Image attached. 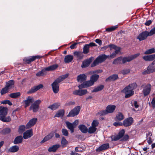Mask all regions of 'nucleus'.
<instances>
[{
  "mask_svg": "<svg viewBox=\"0 0 155 155\" xmlns=\"http://www.w3.org/2000/svg\"><path fill=\"white\" fill-rule=\"evenodd\" d=\"M64 114V111L63 110H61L58 111L57 113L55 115L54 117H62Z\"/></svg>",
  "mask_w": 155,
  "mask_h": 155,
  "instance_id": "obj_38",
  "label": "nucleus"
},
{
  "mask_svg": "<svg viewBox=\"0 0 155 155\" xmlns=\"http://www.w3.org/2000/svg\"><path fill=\"white\" fill-rule=\"evenodd\" d=\"M78 128L81 131L84 133H86L88 131L87 128L84 125H79Z\"/></svg>",
  "mask_w": 155,
  "mask_h": 155,
  "instance_id": "obj_32",
  "label": "nucleus"
},
{
  "mask_svg": "<svg viewBox=\"0 0 155 155\" xmlns=\"http://www.w3.org/2000/svg\"><path fill=\"white\" fill-rule=\"evenodd\" d=\"M118 78V76L117 74H113L106 79V81H114L116 80Z\"/></svg>",
  "mask_w": 155,
  "mask_h": 155,
  "instance_id": "obj_30",
  "label": "nucleus"
},
{
  "mask_svg": "<svg viewBox=\"0 0 155 155\" xmlns=\"http://www.w3.org/2000/svg\"><path fill=\"white\" fill-rule=\"evenodd\" d=\"M9 91V90L8 89L7 87H5L4 88H3L1 91V94L2 95L7 93H8Z\"/></svg>",
  "mask_w": 155,
  "mask_h": 155,
  "instance_id": "obj_45",
  "label": "nucleus"
},
{
  "mask_svg": "<svg viewBox=\"0 0 155 155\" xmlns=\"http://www.w3.org/2000/svg\"><path fill=\"white\" fill-rule=\"evenodd\" d=\"M143 59L146 61H151L155 59V54L146 55L143 57Z\"/></svg>",
  "mask_w": 155,
  "mask_h": 155,
  "instance_id": "obj_22",
  "label": "nucleus"
},
{
  "mask_svg": "<svg viewBox=\"0 0 155 155\" xmlns=\"http://www.w3.org/2000/svg\"><path fill=\"white\" fill-rule=\"evenodd\" d=\"M54 135V134L53 133H51L45 137L44 139L41 141V143H43L48 141Z\"/></svg>",
  "mask_w": 155,
  "mask_h": 155,
  "instance_id": "obj_28",
  "label": "nucleus"
},
{
  "mask_svg": "<svg viewBox=\"0 0 155 155\" xmlns=\"http://www.w3.org/2000/svg\"><path fill=\"white\" fill-rule=\"evenodd\" d=\"M143 93L144 96L148 95L151 90V85L150 84L143 85Z\"/></svg>",
  "mask_w": 155,
  "mask_h": 155,
  "instance_id": "obj_12",
  "label": "nucleus"
},
{
  "mask_svg": "<svg viewBox=\"0 0 155 155\" xmlns=\"http://www.w3.org/2000/svg\"><path fill=\"white\" fill-rule=\"evenodd\" d=\"M151 22H152L150 20H149L147 22H146L145 23V24L146 25L149 26L151 23Z\"/></svg>",
  "mask_w": 155,
  "mask_h": 155,
  "instance_id": "obj_62",
  "label": "nucleus"
},
{
  "mask_svg": "<svg viewBox=\"0 0 155 155\" xmlns=\"http://www.w3.org/2000/svg\"><path fill=\"white\" fill-rule=\"evenodd\" d=\"M93 82L90 80L83 82L82 84L78 86V87L80 89L82 88H87L94 85Z\"/></svg>",
  "mask_w": 155,
  "mask_h": 155,
  "instance_id": "obj_11",
  "label": "nucleus"
},
{
  "mask_svg": "<svg viewBox=\"0 0 155 155\" xmlns=\"http://www.w3.org/2000/svg\"><path fill=\"white\" fill-rule=\"evenodd\" d=\"M154 34H155V27L152 28L149 32H148V35L149 36H151Z\"/></svg>",
  "mask_w": 155,
  "mask_h": 155,
  "instance_id": "obj_52",
  "label": "nucleus"
},
{
  "mask_svg": "<svg viewBox=\"0 0 155 155\" xmlns=\"http://www.w3.org/2000/svg\"><path fill=\"white\" fill-rule=\"evenodd\" d=\"M147 68L149 72H150V73L155 72V67L154 68L153 66L151 65H149L147 67Z\"/></svg>",
  "mask_w": 155,
  "mask_h": 155,
  "instance_id": "obj_46",
  "label": "nucleus"
},
{
  "mask_svg": "<svg viewBox=\"0 0 155 155\" xmlns=\"http://www.w3.org/2000/svg\"><path fill=\"white\" fill-rule=\"evenodd\" d=\"M8 111L7 108L0 106V120L5 122H9L11 120L10 116L6 117Z\"/></svg>",
  "mask_w": 155,
  "mask_h": 155,
  "instance_id": "obj_4",
  "label": "nucleus"
},
{
  "mask_svg": "<svg viewBox=\"0 0 155 155\" xmlns=\"http://www.w3.org/2000/svg\"><path fill=\"white\" fill-rule=\"evenodd\" d=\"M25 129V127L24 125L21 126L19 127L18 132L20 133H22L24 132Z\"/></svg>",
  "mask_w": 155,
  "mask_h": 155,
  "instance_id": "obj_48",
  "label": "nucleus"
},
{
  "mask_svg": "<svg viewBox=\"0 0 155 155\" xmlns=\"http://www.w3.org/2000/svg\"><path fill=\"white\" fill-rule=\"evenodd\" d=\"M3 131L5 134H8L11 131L10 129L9 128H6L4 129Z\"/></svg>",
  "mask_w": 155,
  "mask_h": 155,
  "instance_id": "obj_59",
  "label": "nucleus"
},
{
  "mask_svg": "<svg viewBox=\"0 0 155 155\" xmlns=\"http://www.w3.org/2000/svg\"><path fill=\"white\" fill-rule=\"evenodd\" d=\"M109 57V55L103 54L99 56L94 60L91 65V67H93L97 65L99 63L102 62L106 58Z\"/></svg>",
  "mask_w": 155,
  "mask_h": 155,
  "instance_id": "obj_6",
  "label": "nucleus"
},
{
  "mask_svg": "<svg viewBox=\"0 0 155 155\" xmlns=\"http://www.w3.org/2000/svg\"><path fill=\"white\" fill-rule=\"evenodd\" d=\"M87 77L84 74H81L78 76L77 80L78 82H82L86 80Z\"/></svg>",
  "mask_w": 155,
  "mask_h": 155,
  "instance_id": "obj_24",
  "label": "nucleus"
},
{
  "mask_svg": "<svg viewBox=\"0 0 155 155\" xmlns=\"http://www.w3.org/2000/svg\"><path fill=\"white\" fill-rule=\"evenodd\" d=\"M63 134L65 136H67L68 135V130L65 129H63L61 130Z\"/></svg>",
  "mask_w": 155,
  "mask_h": 155,
  "instance_id": "obj_49",
  "label": "nucleus"
},
{
  "mask_svg": "<svg viewBox=\"0 0 155 155\" xmlns=\"http://www.w3.org/2000/svg\"><path fill=\"white\" fill-rule=\"evenodd\" d=\"M122 140H123L126 141L128 140L129 136L128 135H124Z\"/></svg>",
  "mask_w": 155,
  "mask_h": 155,
  "instance_id": "obj_58",
  "label": "nucleus"
},
{
  "mask_svg": "<svg viewBox=\"0 0 155 155\" xmlns=\"http://www.w3.org/2000/svg\"><path fill=\"white\" fill-rule=\"evenodd\" d=\"M81 107L79 106L75 107L73 109L71 110L67 115V117H74L77 115L79 113Z\"/></svg>",
  "mask_w": 155,
  "mask_h": 155,
  "instance_id": "obj_10",
  "label": "nucleus"
},
{
  "mask_svg": "<svg viewBox=\"0 0 155 155\" xmlns=\"http://www.w3.org/2000/svg\"><path fill=\"white\" fill-rule=\"evenodd\" d=\"M150 73V72L147 68V70H144L142 72V74L143 75H145Z\"/></svg>",
  "mask_w": 155,
  "mask_h": 155,
  "instance_id": "obj_60",
  "label": "nucleus"
},
{
  "mask_svg": "<svg viewBox=\"0 0 155 155\" xmlns=\"http://www.w3.org/2000/svg\"><path fill=\"white\" fill-rule=\"evenodd\" d=\"M116 106L114 105H110L107 106L106 110L99 111L98 114L100 116L105 115L108 113H112L116 109Z\"/></svg>",
  "mask_w": 155,
  "mask_h": 155,
  "instance_id": "obj_5",
  "label": "nucleus"
},
{
  "mask_svg": "<svg viewBox=\"0 0 155 155\" xmlns=\"http://www.w3.org/2000/svg\"><path fill=\"white\" fill-rule=\"evenodd\" d=\"M109 47L110 48V50H112L113 49L115 50V51L111 54L110 56H109V57L111 58H114L116 56V54H118L120 52V48L112 44L109 45Z\"/></svg>",
  "mask_w": 155,
  "mask_h": 155,
  "instance_id": "obj_8",
  "label": "nucleus"
},
{
  "mask_svg": "<svg viewBox=\"0 0 155 155\" xmlns=\"http://www.w3.org/2000/svg\"><path fill=\"white\" fill-rule=\"evenodd\" d=\"M23 137L21 136H19L16 137L13 141L14 144H17L21 143L22 141Z\"/></svg>",
  "mask_w": 155,
  "mask_h": 155,
  "instance_id": "obj_25",
  "label": "nucleus"
},
{
  "mask_svg": "<svg viewBox=\"0 0 155 155\" xmlns=\"http://www.w3.org/2000/svg\"><path fill=\"white\" fill-rule=\"evenodd\" d=\"M99 78V75L97 74H94L92 75L91 77L90 80L93 82L94 84L95 82L97 81Z\"/></svg>",
  "mask_w": 155,
  "mask_h": 155,
  "instance_id": "obj_34",
  "label": "nucleus"
},
{
  "mask_svg": "<svg viewBox=\"0 0 155 155\" xmlns=\"http://www.w3.org/2000/svg\"><path fill=\"white\" fill-rule=\"evenodd\" d=\"M125 133L124 130L122 129L118 133V134L116 136L114 137L113 140L115 141L123 137Z\"/></svg>",
  "mask_w": 155,
  "mask_h": 155,
  "instance_id": "obj_20",
  "label": "nucleus"
},
{
  "mask_svg": "<svg viewBox=\"0 0 155 155\" xmlns=\"http://www.w3.org/2000/svg\"><path fill=\"white\" fill-rule=\"evenodd\" d=\"M45 71V68H44V69H43L41 71L38 72L36 74V76L38 77H40L43 75V72Z\"/></svg>",
  "mask_w": 155,
  "mask_h": 155,
  "instance_id": "obj_51",
  "label": "nucleus"
},
{
  "mask_svg": "<svg viewBox=\"0 0 155 155\" xmlns=\"http://www.w3.org/2000/svg\"><path fill=\"white\" fill-rule=\"evenodd\" d=\"M136 87V84L135 83L131 84L125 87L121 92L125 94V97L128 98L132 96L134 94L133 90Z\"/></svg>",
  "mask_w": 155,
  "mask_h": 155,
  "instance_id": "obj_3",
  "label": "nucleus"
},
{
  "mask_svg": "<svg viewBox=\"0 0 155 155\" xmlns=\"http://www.w3.org/2000/svg\"><path fill=\"white\" fill-rule=\"evenodd\" d=\"M14 84V81L12 80H10L7 82H6L5 87L9 90L12 88L13 87Z\"/></svg>",
  "mask_w": 155,
  "mask_h": 155,
  "instance_id": "obj_29",
  "label": "nucleus"
},
{
  "mask_svg": "<svg viewBox=\"0 0 155 155\" xmlns=\"http://www.w3.org/2000/svg\"><path fill=\"white\" fill-rule=\"evenodd\" d=\"M148 36H149L148 35V32L144 31L140 33L138 36L137 38L141 41L146 39Z\"/></svg>",
  "mask_w": 155,
  "mask_h": 155,
  "instance_id": "obj_15",
  "label": "nucleus"
},
{
  "mask_svg": "<svg viewBox=\"0 0 155 155\" xmlns=\"http://www.w3.org/2000/svg\"><path fill=\"white\" fill-rule=\"evenodd\" d=\"M104 86L103 85H99L96 87H95L94 89L91 91V92H95L100 91L104 88Z\"/></svg>",
  "mask_w": 155,
  "mask_h": 155,
  "instance_id": "obj_33",
  "label": "nucleus"
},
{
  "mask_svg": "<svg viewBox=\"0 0 155 155\" xmlns=\"http://www.w3.org/2000/svg\"><path fill=\"white\" fill-rule=\"evenodd\" d=\"M109 144L108 143H105L102 145L98 148L96 150L97 152H100L102 150H104L109 148Z\"/></svg>",
  "mask_w": 155,
  "mask_h": 155,
  "instance_id": "obj_21",
  "label": "nucleus"
},
{
  "mask_svg": "<svg viewBox=\"0 0 155 155\" xmlns=\"http://www.w3.org/2000/svg\"><path fill=\"white\" fill-rule=\"evenodd\" d=\"M33 135V131L31 129L26 131L23 134V138L24 139H27Z\"/></svg>",
  "mask_w": 155,
  "mask_h": 155,
  "instance_id": "obj_18",
  "label": "nucleus"
},
{
  "mask_svg": "<svg viewBox=\"0 0 155 155\" xmlns=\"http://www.w3.org/2000/svg\"><path fill=\"white\" fill-rule=\"evenodd\" d=\"M130 72V70L128 69H126L122 70L121 73L123 74H128Z\"/></svg>",
  "mask_w": 155,
  "mask_h": 155,
  "instance_id": "obj_50",
  "label": "nucleus"
},
{
  "mask_svg": "<svg viewBox=\"0 0 155 155\" xmlns=\"http://www.w3.org/2000/svg\"><path fill=\"white\" fill-rule=\"evenodd\" d=\"M89 51V47L87 44H86L84 46L83 48V53L87 54L88 53Z\"/></svg>",
  "mask_w": 155,
  "mask_h": 155,
  "instance_id": "obj_41",
  "label": "nucleus"
},
{
  "mask_svg": "<svg viewBox=\"0 0 155 155\" xmlns=\"http://www.w3.org/2000/svg\"><path fill=\"white\" fill-rule=\"evenodd\" d=\"M58 67L57 64H54L45 68V71H52L56 69Z\"/></svg>",
  "mask_w": 155,
  "mask_h": 155,
  "instance_id": "obj_26",
  "label": "nucleus"
},
{
  "mask_svg": "<svg viewBox=\"0 0 155 155\" xmlns=\"http://www.w3.org/2000/svg\"><path fill=\"white\" fill-rule=\"evenodd\" d=\"M77 44V43H74V44H73L72 45L70 46V48L71 49H74L75 48Z\"/></svg>",
  "mask_w": 155,
  "mask_h": 155,
  "instance_id": "obj_64",
  "label": "nucleus"
},
{
  "mask_svg": "<svg viewBox=\"0 0 155 155\" xmlns=\"http://www.w3.org/2000/svg\"><path fill=\"white\" fill-rule=\"evenodd\" d=\"M95 42L98 44L99 45H101L102 44L101 41L100 40L97 39L95 40Z\"/></svg>",
  "mask_w": 155,
  "mask_h": 155,
  "instance_id": "obj_63",
  "label": "nucleus"
},
{
  "mask_svg": "<svg viewBox=\"0 0 155 155\" xmlns=\"http://www.w3.org/2000/svg\"><path fill=\"white\" fill-rule=\"evenodd\" d=\"M20 95V92L12 93L9 95V96L13 98H16L19 97Z\"/></svg>",
  "mask_w": 155,
  "mask_h": 155,
  "instance_id": "obj_40",
  "label": "nucleus"
},
{
  "mask_svg": "<svg viewBox=\"0 0 155 155\" xmlns=\"http://www.w3.org/2000/svg\"><path fill=\"white\" fill-rule=\"evenodd\" d=\"M96 129L95 127L92 126L89 128L88 132L89 134L93 133L96 131Z\"/></svg>",
  "mask_w": 155,
  "mask_h": 155,
  "instance_id": "obj_44",
  "label": "nucleus"
},
{
  "mask_svg": "<svg viewBox=\"0 0 155 155\" xmlns=\"http://www.w3.org/2000/svg\"><path fill=\"white\" fill-rule=\"evenodd\" d=\"M41 102V101L40 100H38L36 101L31 105L30 107V110H32L34 112L37 111L39 109V104H40Z\"/></svg>",
  "mask_w": 155,
  "mask_h": 155,
  "instance_id": "obj_9",
  "label": "nucleus"
},
{
  "mask_svg": "<svg viewBox=\"0 0 155 155\" xmlns=\"http://www.w3.org/2000/svg\"><path fill=\"white\" fill-rule=\"evenodd\" d=\"M113 125L116 127H117L122 126L123 124L122 123L119 122H116L114 123Z\"/></svg>",
  "mask_w": 155,
  "mask_h": 155,
  "instance_id": "obj_56",
  "label": "nucleus"
},
{
  "mask_svg": "<svg viewBox=\"0 0 155 155\" xmlns=\"http://www.w3.org/2000/svg\"><path fill=\"white\" fill-rule=\"evenodd\" d=\"M155 53V48H152L146 51L144 53L145 54H149Z\"/></svg>",
  "mask_w": 155,
  "mask_h": 155,
  "instance_id": "obj_39",
  "label": "nucleus"
},
{
  "mask_svg": "<svg viewBox=\"0 0 155 155\" xmlns=\"http://www.w3.org/2000/svg\"><path fill=\"white\" fill-rule=\"evenodd\" d=\"M79 121L77 120L72 123H71L68 121H66L65 123L67 128L70 130L71 133L74 132V129L76 126L78 124Z\"/></svg>",
  "mask_w": 155,
  "mask_h": 155,
  "instance_id": "obj_7",
  "label": "nucleus"
},
{
  "mask_svg": "<svg viewBox=\"0 0 155 155\" xmlns=\"http://www.w3.org/2000/svg\"><path fill=\"white\" fill-rule=\"evenodd\" d=\"M116 118L118 120L121 121L124 119V116L121 113L119 112L117 115Z\"/></svg>",
  "mask_w": 155,
  "mask_h": 155,
  "instance_id": "obj_43",
  "label": "nucleus"
},
{
  "mask_svg": "<svg viewBox=\"0 0 155 155\" xmlns=\"http://www.w3.org/2000/svg\"><path fill=\"white\" fill-rule=\"evenodd\" d=\"M34 101L33 98L30 96H28L27 99L24 101L25 104V107L29 106L30 103H33Z\"/></svg>",
  "mask_w": 155,
  "mask_h": 155,
  "instance_id": "obj_23",
  "label": "nucleus"
},
{
  "mask_svg": "<svg viewBox=\"0 0 155 155\" xmlns=\"http://www.w3.org/2000/svg\"><path fill=\"white\" fill-rule=\"evenodd\" d=\"M87 93V90L84 89L74 91L73 92V93L74 95L82 96L86 94Z\"/></svg>",
  "mask_w": 155,
  "mask_h": 155,
  "instance_id": "obj_19",
  "label": "nucleus"
},
{
  "mask_svg": "<svg viewBox=\"0 0 155 155\" xmlns=\"http://www.w3.org/2000/svg\"><path fill=\"white\" fill-rule=\"evenodd\" d=\"M151 104L153 109H154L155 107V97L152 99L151 102Z\"/></svg>",
  "mask_w": 155,
  "mask_h": 155,
  "instance_id": "obj_57",
  "label": "nucleus"
},
{
  "mask_svg": "<svg viewBox=\"0 0 155 155\" xmlns=\"http://www.w3.org/2000/svg\"><path fill=\"white\" fill-rule=\"evenodd\" d=\"M68 141L64 138V137H63L62 138L61 141V143L63 146L67 144L68 143Z\"/></svg>",
  "mask_w": 155,
  "mask_h": 155,
  "instance_id": "obj_53",
  "label": "nucleus"
},
{
  "mask_svg": "<svg viewBox=\"0 0 155 155\" xmlns=\"http://www.w3.org/2000/svg\"><path fill=\"white\" fill-rule=\"evenodd\" d=\"M1 104H8L9 105H12V103L10 102V101L8 100H6L4 101H3L2 102Z\"/></svg>",
  "mask_w": 155,
  "mask_h": 155,
  "instance_id": "obj_54",
  "label": "nucleus"
},
{
  "mask_svg": "<svg viewBox=\"0 0 155 155\" xmlns=\"http://www.w3.org/2000/svg\"><path fill=\"white\" fill-rule=\"evenodd\" d=\"M43 85L42 84H39L38 85L35 86L31 88V89L27 92V94H31L35 92L39 89L43 87Z\"/></svg>",
  "mask_w": 155,
  "mask_h": 155,
  "instance_id": "obj_16",
  "label": "nucleus"
},
{
  "mask_svg": "<svg viewBox=\"0 0 155 155\" xmlns=\"http://www.w3.org/2000/svg\"><path fill=\"white\" fill-rule=\"evenodd\" d=\"M73 59V56L71 55H67L65 57L64 61L66 63L71 62Z\"/></svg>",
  "mask_w": 155,
  "mask_h": 155,
  "instance_id": "obj_31",
  "label": "nucleus"
},
{
  "mask_svg": "<svg viewBox=\"0 0 155 155\" xmlns=\"http://www.w3.org/2000/svg\"><path fill=\"white\" fill-rule=\"evenodd\" d=\"M60 104L59 103H56L52 105L49 106L48 108L51 109L52 110H54L58 108L60 106Z\"/></svg>",
  "mask_w": 155,
  "mask_h": 155,
  "instance_id": "obj_37",
  "label": "nucleus"
},
{
  "mask_svg": "<svg viewBox=\"0 0 155 155\" xmlns=\"http://www.w3.org/2000/svg\"><path fill=\"white\" fill-rule=\"evenodd\" d=\"M133 122V119L131 117L128 118L124 120L123 122V125L126 127L131 125Z\"/></svg>",
  "mask_w": 155,
  "mask_h": 155,
  "instance_id": "obj_14",
  "label": "nucleus"
},
{
  "mask_svg": "<svg viewBox=\"0 0 155 155\" xmlns=\"http://www.w3.org/2000/svg\"><path fill=\"white\" fill-rule=\"evenodd\" d=\"M140 55L139 53H137L131 55L127 57L122 58L120 57L114 60L113 64H120L122 63L124 64L127 62H130L136 58Z\"/></svg>",
  "mask_w": 155,
  "mask_h": 155,
  "instance_id": "obj_1",
  "label": "nucleus"
},
{
  "mask_svg": "<svg viewBox=\"0 0 155 155\" xmlns=\"http://www.w3.org/2000/svg\"><path fill=\"white\" fill-rule=\"evenodd\" d=\"M91 61L89 60H86L84 61L81 65V67L83 68H84L87 67L90 64Z\"/></svg>",
  "mask_w": 155,
  "mask_h": 155,
  "instance_id": "obj_42",
  "label": "nucleus"
},
{
  "mask_svg": "<svg viewBox=\"0 0 155 155\" xmlns=\"http://www.w3.org/2000/svg\"><path fill=\"white\" fill-rule=\"evenodd\" d=\"M42 57V56L39 55L33 56L25 58L24 59V61L28 64H29L31 62L35 60L36 59H39Z\"/></svg>",
  "mask_w": 155,
  "mask_h": 155,
  "instance_id": "obj_13",
  "label": "nucleus"
},
{
  "mask_svg": "<svg viewBox=\"0 0 155 155\" xmlns=\"http://www.w3.org/2000/svg\"><path fill=\"white\" fill-rule=\"evenodd\" d=\"M37 119L36 118H34L30 120L26 126V129L29 128L34 126L36 123Z\"/></svg>",
  "mask_w": 155,
  "mask_h": 155,
  "instance_id": "obj_17",
  "label": "nucleus"
},
{
  "mask_svg": "<svg viewBox=\"0 0 155 155\" xmlns=\"http://www.w3.org/2000/svg\"><path fill=\"white\" fill-rule=\"evenodd\" d=\"M60 147L59 144H57L50 147L48 149V151L50 152H54L56 151L57 149Z\"/></svg>",
  "mask_w": 155,
  "mask_h": 155,
  "instance_id": "obj_27",
  "label": "nucleus"
},
{
  "mask_svg": "<svg viewBox=\"0 0 155 155\" xmlns=\"http://www.w3.org/2000/svg\"><path fill=\"white\" fill-rule=\"evenodd\" d=\"M74 54L79 59L82 58L84 56L83 53L81 52L75 51L74 52Z\"/></svg>",
  "mask_w": 155,
  "mask_h": 155,
  "instance_id": "obj_36",
  "label": "nucleus"
},
{
  "mask_svg": "<svg viewBox=\"0 0 155 155\" xmlns=\"http://www.w3.org/2000/svg\"><path fill=\"white\" fill-rule=\"evenodd\" d=\"M117 26H113L112 27L107 28L106 29V31L110 32L115 30L117 28Z\"/></svg>",
  "mask_w": 155,
  "mask_h": 155,
  "instance_id": "obj_47",
  "label": "nucleus"
},
{
  "mask_svg": "<svg viewBox=\"0 0 155 155\" xmlns=\"http://www.w3.org/2000/svg\"><path fill=\"white\" fill-rule=\"evenodd\" d=\"M68 74L63 75L57 79L51 84V86L53 92L56 94L59 91V85L58 84L63 81L68 76Z\"/></svg>",
  "mask_w": 155,
  "mask_h": 155,
  "instance_id": "obj_2",
  "label": "nucleus"
},
{
  "mask_svg": "<svg viewBox=\"0 0 155 155\" xmlns=\"http://www.w3.org/2000/svg\"><path fill=\"white\" fill-rule=\"evenodd\" d=\"M98 124V122L97 120H94L92 123V126L95 127Z\"/></svg>",
  "mask_w": 155,
  "mask_h": 155,
  "instance_id": "obj_55",
  "label": "nucleus"
},
{
  "mask_svg": "<svg viewBox=\"0 0 155 155\" xmlns=\"http://www.w3.org/2000/svg\"><path fill=\"white\" fill-rule=\"evenodd\" d=\"M19 149L18 146L14 145L11 147L9 149V151L10 152L15 153L17 152Z\"/></svg>",
  "mask_w": 155,
  "mask_h": 155,
  "instance_id": "obj_35",
  "label": "nucleus"
},
{
  "mask_svg": "<svg viewBox=\"0 0 155 155\" xmlns=\"http://www.w3.org/2000/svg\"><path fill=\"white\" fill-rule=\"evenodd\" d=\"M132 105L133 106H134L136 108H137L139 107V105L137 104V102L136 101H134L133 104L132 103Z\"/></svg>",
  "mask_w": 155,
  "mask_h": 155,
  "instance_id": "obj_61",
  "label": "nucleus"
}]
</instances>
